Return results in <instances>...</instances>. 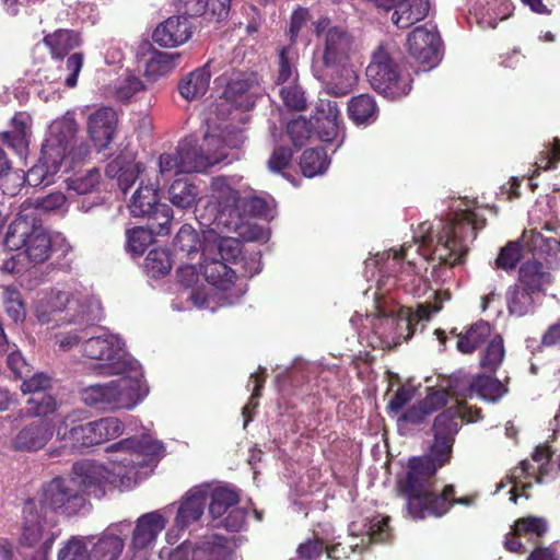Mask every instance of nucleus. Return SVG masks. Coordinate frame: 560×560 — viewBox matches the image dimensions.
Here are the masks:
<instances>
[{
    "label": "nucleus",
    "instance_id": "1",
    "mask_svg": "<svg viewBox=\"0 0 560 560\" xmlns=\"http://www.w3.org/2000/svg\"><path fill=\"white\" fill-rule=\"evenodd\" d=\"M106 451L113 454L116 471L89 460L77 462L72 466V474L85 499L90 497L100 500L116 488L124 491L133 488L138 482L140 438L120 440L109 445Z\"/></svg>",
    "mask_w": 560,
    "mask_h": 560
},
{
    "label": "nucleus",
    "instance_id": "2",
    "mask_svg": "<svg viewBox=\"0 0 560 560\" xmlns=\"http://www.w3.org/2000/svg\"><path fill=\"white\" fill-rule=\"evenodd\" d=\"M487 220L476 209H458L446 221H441L435 235L424 224L420 225L421 234L415 236L420 246L431 250L441 264L454 267L465 262L469 244L483 229Z\"/></svg>",
    "mask_w": 560,
    "mask_h": 560
},
{
    "label": "nucleus",
    "instance_id": "3",
    "mask_svg": "<svg viewBox=\"0 0 560 560\" xmlns=\"http://www.w3.org/2000/svg\"><path fill=\"white\" fill-rule=\"evenodd\" d=\"M434 477L429 475L398 476L397 495L405 500L407 514L418 521L428 516L442 517L455 504L470 505L472 498H455V487L446 485L440 493L434 491Z\"/></svg>",
    "mask_w": 560,
    "mask_h": 560
},
{
    "label": "nucleus",
    "instance_id": "4",
    "mask_svg": "<svg viewBox=\"0 0 560 560\" xmlns=\"http://www.w3.org/2000/svg\"><path fill=\"white\" fill-rule=\"evenodd\" d=\"M353 48L352 35L342 26H334L324 37L323 68L316 71L327 94L341 97L349 94L358 81L355 71L348 66Z\"/></svg>",
    "mask_w": 560,
    "mask_h": 560
},
{
    "label": "nucleus",
    "instance_id": "5",
    "mask_svg": "<svg viewBox=\"0 0 560 560\" xmlns=\"http://www.w3.org/2000/svg\"><path fill=\"white\" fill-rule=\"evenodd\" d=\"M466 401L457 400L452 407L440 412L433 421V441L429 452L421 456L408 459L404 471L399 476L429 475L435 476L438 470L451 463L455 436L460 430V408Z\"/></svg>",
    "mask_w": 560,
    "mask_h": 560
},
{
    "label": "nucleus",
    "instance_id": "6",
    "mask_svg": "<svg viewBox=\"0 0 560 560\" xmlns=\"http://www.w3.org/2000/svg\"><path fill=\"white\" fill-rule=\"evenodd\" d=\"M522 240L534 259L521 265L518 284L532 292L540 293L545 290V285L552 281L548 270L560 268V242L553 237L544 236L537 230L524 231Z\"/></svg>",
    "mask_w": 560,
    "mask_h": 560
},
{
    "label": "nucleus",
    "instance_id": "7",
    "mask_svg": "<svg viewBox=\"0 0 560 560\" xmlns=\"http://www.w3.org/2000/svg\"><path fill=\"white\" fill-rule=\"evenodd\" d=\"M365 74L372 89L392 101L407 96L412 89L411 75L401 71L389 44H380L374 49Z\"/></svg>",
    "mask_w": 560,
    "mask_h": 560
},
{
    "label": "nucleus",
    "instance_id": "8",
    "mask_svg": "<svg viewBox=\"0 0 560 560\" xmlns=\"http://www.w3.org/2000/svg\"><path fill=\"white\" fill-rule=\"evenodd\" d=\"M82 353L85 358L97 361L93 371L103 377L132 372L138 363L128 352L124 339L110 332L89 337L82 345Z\"/></svg>",
    "mask_w": 560,
    "mask_h": 560
},
{
    "label": "nucleus",
    "instance_id": "9",
    "mask_svg": "<svg viewBox=\"0 0 560 560\" xmlns=\"http://www.w3.org/2000/svg\"><path fill=\"white\" fill-rule=\"evenodd\" d=\"M81 401L97 411L131 409L140 399V380L121 377L106 383L89 385L80 390Z\"/></svg>",
    "mask_w": 560,
    "mask_h": 560
},
{
    "label": "nucleus",
    "instance_id": "10",
    "mask_svg": "<svg viewBox=\"0 0 560 560\" xmlns=\"http://www.w3.org/2000/svg\"><path fill=\"white\" fill-rule=\"evenodd\" d=\"M4 244L11 250L24 248L27 258L34 264L46 261L51 255V240L36 218L18 214L10 223Z\"/></svg>",
    "mask_w": 560,
    "mask_h": 560
},
{
    "label": "nucleus",
    "instance_id": "11",
    "mask_svg": "<svg viewBox=\"0 0 560 560\" xmlns=\"http://www.w3.org/2000/svg\"><path fill=\"white\" fill-rule=\"evenodd\" d=\"M31 500L38 502L40 511L46 513L49 511L67 517L77 515L86 504L77 479L61 476L44 482Z\"/></svg>",
    "mask_w": 560,
    "mask_h": 560
},
{
    "label": "nucleus",
    "instance_id": "12",
    "mask_svg": "<svg viewBox=\"0 0 560 560\" xmlns=\"http://www.w3.org/2000/svg\"><path fill=\"white\" fill-rule=\"evenodd\" d=\"M22 513L20 545L28 548L38 546V556L46 560L58 537V533L51 529L55 523L48 521L47 513L40 511L37 501L26 500Z\"/></svg>",
    "mask_w": 560,
    "mask_h": 560
},
{
    "label": "nucleus",
    "instance_id": "13",
    "mask_svg": "<svg viewBox=\"0 0 560 560\" xmlns=\"http://www.w3.org/2000/svg\"><path fill=\"white\" fill-rule=\"evenodd\" d=\"M124 432L122 422L114 417L101 418L84 424L73 425L69 430L57 431V438L63 447H91L119 436Z\"/></svg>",
    "mask_w": 560,
    "mask_h": 560
},
{
    "label": "nucleus",
    "instance_id": "14",
    "mask_svg": "<svg viewBox=\"0 0 560 560\" xmlns=\"http://www.w3.org/2000/svg\"><path fill=\"white\" fill-rule=\"evenodd\" d=\"M144 190L149 195L142 194V254L144 246L153 243L155 236L170 233L172 220V209L160 202L159 186H147Z\"/></svg>",
    "mask_w": 560,
    "mask_h": 560
},
{
    "label": "nucleus",
    "instance_id": "15",
    "mask_svg": "<svg viewBox=\"0 0 560 560\" xmlns=\"http://www.w3.org/2000/svg\"><path fill=\"white\" fill-rule=\"evenodd\" d=\"M210 249L207 247L203 253V260L200 265L201 272L208 283L218 290L228 292L229 299H238L246 291V284L238 282V269L218 257L209 256Z\"/></svg>",
    "mask_w": 560,
    "mask_h": 560
},
{
    "label": "nucleus",
    "instance_id": "16",
    "mask_svg": "<svg viewBox=\"0 0 560 560\" xmlns=\"http://www.w3.org/2000/svg\"><path fill=\"white\" fill-rule=\"evenodd\" d=\"M118 126L117 112L109 106H102L91 113L86 120V130L97 153L112 155V143Z\"/></svg>",
    "mask_w": 560,
    "mask_h": 560
},
{
    "label": "nucleus",
    "instance_id": "17",
    "mask_svg": "<svg viewBox=\"0 0 560 560\" xmlns=\"http://www.w3.org/2000/svg\"><path fill=\"white\" fill-rule=\"evenodd\" d=\"M66 155V148L60 143L47 140L40 150L38 162L24 175V182L32 187L48 186L59 172Z\"/></svg>",
    "mask_w": 560,
    "mask_h": 560
},
{
    "label": "nucleus",
    "instance_id": "18",
    "mask_svg": "<svg viewBox=\"0 0 560 560\" xmlns=\"http://www.w3.org/2000/svg\"><path fill=\"white\" fill-rule=\"evenodd\" d=\"M407 44L409 55L422 65L424 70H430L440 63L443 45L436 31L423 26L416 27L408 35Z\"/></svg>",
    "mask_w": 560,
    "mask_h": 560
},
{
    "label": "nucleus",
    "instance_id": "19",
    "mask_svg": "<svg viewBox=\"0 0 560 560\" xmlns=\"http://www.w3.org/2000/svg\"><path fill=\"white\" fill-rule=\"evenodd\" d=\"M194 31L195 26L187 16L172 15L154 28L152 40L160 47H178L192 37Z\"/></svg>",
    "mask_w": 560,
    "mask_h": 560
},
{
    "label": "nucleus",
    "instance_id": "20",
    "mask_svg": "<svg viewBox=\"0 0 560 560\" xmlns=\"http://www.w3.org/2000/svg\"><path fill=\"white\" fill-rule=\"evenodd\" d=\"M56 425L52 419H36L24 425L13 439V446L22 452L44 448L52 439Z\"/></svg>",
    "mask_w": 560,
    "mask_h": 560
},
{
    "label": "nucleus",
    "instance_id": "21",
    "mask_svg": "<svg viewBox=\"0 0 560 560\" xmlns=\"http://www.w3.org/2000/svg\"><path fill=\"white\" fill-rule=\"evenodd\" d=\"M208 503V491L201 487L189 489L180 499L174 526L176 530L184 532L191 524L198 522L205 513Z\"/></svg>",
    "mask_w": 560,
    "mask_h": 560
},
{
    "label": "nucleus",
    "instance_id": "22",
    "mask_svg": "<svg viewBox=\"0 0 560 560\" xmlns=\"http://www.w3.org/2000/svg\"><path fill=\"white\" fill-rule=\"evenodd\" d=\"M179 153V172L183 174L201 173L218 164L223 154H206L203 150L192 141H182L177 145Z\"/></svg>",
    "mask_w": 560,
    "mask_h": 560
},
{
    "label": "nucleus",
    "instance_id": "23",
    "mask_svg": "<svg viewBox=\"0 0 560 560\" xmlns=\"http://www.w3.org/2000/svg\"><path fill=\"white\" fill-rule=\"evenodd\" d=\"M211 198L215 202V220L228 214L230 218L238 214L240 192L234 189L226 177L218 176L211 180Z\"/></svg>",
    "mask_w": 560,
    "mask_h": 560
},
{
    "label": "nucleus",
    "instance_id": "24",
    "mask_svg": "<svg viewBox=\"0 0 560 560\" xmlns=\"http://www.w3.org/2000/svg\"><path fill=\"white\" fill-rule=\"evenodd\" d=\"M340 113L336 102L320 101L313 116L314 132L323 142H331L339 131Z\"/></svg>",
    "mask_w": 560,
    "mask_h": 560
},
{
    "label": "nucleus",
    "instance_id": "25",
    "mask_svg": "<svg viewBox=\"0 0 560 560\" xmlns=\"http://www.w3.org/2000/svg\"><path fill=\"white\" fill-rule=\"evenodd\" d=\"M439 307L432 304H419L417 310L412 312L410 308H402L396 320L397 338L408 341L415 335L418 326L424 328V322H428Z\"/></svg>",
    "mask_w": 560,
    "mask_h": 560
},
{
    "label": "nucleus",
    "instance_id": "26",
    "mask_svg": "<svg viewBox=\"0 0 560 560\" xmlns=\"http://www.w3.org/2000/svg\"><path fill=\"white\" fill-rule=\"evenodd\" d=\"M44 45L49 49L55 60H62L70 52L81 46V35L73 30L58 28L43 38Z\"/></svg>",
    "mask_w": 560,
    "mask_h": 560
},
{
    "label": "nucleus",
    "instance_id": "27",
    "mask_svg": "<svg viewBox=\"0 0 560 560\" xmlns=\"http://www.w3.org/2000/svg\"><path fill=\"white\" fill-rule=\"evenodd\" d=\"M229 539L217 534L206 535L192 549V560H231Z\"/></svg>",
    "mask_w": 560,
    "mask_h": 560
},
{
    "label": "nucleus",
    "instance_id": "28",
    "mask_svg": "<svg viewBox=\"0 0 560 560\" xmlns=\"http://www.w3.org/2000/svg\"><path fill=\"white\" fill-rule=\"evenodd\" d=\"M71 304V294L66 291H51L48 295L46 303L38 306L36 310L37 317L40 323L49 324L50 322H67L71 323L72 318L66 316H58L69 308Z\"/></svg>",
    "mask_w": 560,
    "mask_h": 560
},
{
    "label": "nucleus",
    "instance_id": "29",
    "mask_svg": "<svg viewBox=\"0 0 560 560\" xmlns=\"http://www.w3.org/2000/svg\"><path fill=\"white\" fill-rule=\"evenodd\" d=\"M429 12L427 0H401L393 12L392 22L398 28H409L422 21Z\"/></svg>",
    "mask_w": 560,
    "mask_h": 560
},
{
    "label": "nucleus",
    "instance_id": "30",
    "mask_svg": "<svg viewBox=\"0 0 560 560\" xmlns=\"http://www.w3.org/2000/svg\"><path fill=\"white\" fill-rule=\"evenodd\" d=\"M210 79L211 72L208 62L183 78L178 83V92L187 101L200 98L207 93Z\"/></svg>",
    "mask_w": 560,
    "mask_h": 560
},
{
    "label": "nucleus",
    "instance_id": "31",
    "mask_svg": "<svg viewBox=\"0 0 560 560\" xmlns=\"http://www.w3.org/2000/svg\"><path fill=\"white\" fill-rule=\"evenodd\" d=\"M180 58L182 54L179 52H166L152 49L150 58L145 60L143 75L148 82H155L172 72L178 65Z\"/></svg>",
    "mask_w": 560,
    "mask_h": 560
},
{
    "label": "nucleus",
    "instance_id": "32",
    "mask_svg": "<svg viewBox=\"0 0 560 560\" xmlns=\"http://www.w3.org/2000/svg\"><path fill=\"white\" fill-rule=\"evenodd\" d=\"M537 293L527 290V288L515 283L510 285L506 293V306L511 316L523 317L534 313L536 303L535 295Z\"/></svg>",
    "mask_w": 560,
    "mask_h": 560
},
{
    "label": "nucleus",
    "instance_id": "33",
    "mask_svg": "<svg viewBox=\"0 0 560 560\" xmlns=\"http://www.w3.org/2000/svg\"><path fill=\"white\" fill-rule=\"evenodd\" d=\"M348 115L358 126L373 124L378 117V107L375 98L370 94L353 96L348 102Z\"/></svg>",
    "mask_w": 560,
    "mask_h": 560
},
{
    "label": "nucleus",
    "instance_id": "34",
    "mask_svg": "<svg viewBox=\"0 0 560 560\" xmlns=\"http://www.w3.org/2000/svg\"><path fill=\"white\" fill-rule=\"evenodd\" d=\"M491 337V325L486 320H478L465 332L457 335L456 348L463 354H470Z\"/></svg>",
    "mask_w": 560,
    "mask_h": 560
},
{
    "label": "nucleus",
    "instance_id": "35",
    "mask_svg": "<svg viewBox=\"0 0 560 560\" xmlns=\"http://www.w3.org/2000/svg\"><path fill=\"white\" fill-rule=\"evenodd\" d=\"M67 197L61 191H54L43 197L35 199H26L21 205V210L18 214H28L31 218H36L35 214H43L56 212L65 207Z\"/></svg>",
    "mask_w": 560,
    "mask_h": 560
},
{
    "label": "nucleus",
    "instance_id": "36",
    "mask_svg": "<svg viewBox=\"0 0 560 560\" xmlns=\"http://www.w3.org/2000/svg\"><path fill=\"white\" fill-rule=\"evenodd\" d=\"M508 392L505 384L490 375L477 374L472 377V396L477 395L486 401L497 402Z\"/></svg>",
    "mask_w": 560,
    "mask_h": 560
},
{
    "label": "nucleus",
    "instance_id": "37",
    "mask_svg": "<svg viewBox=\"0 0 560 560\" xmlns=\"http://www.w3.org/2000/svg\"><path fill=\"white\" fill-rule=\"evenodd\" d=\"M122 548L124 540L119 536L104 533L89 551L90 560H117Z\"/></svg>",
    "mask_w": 560,
    "mask_h": 560
},
{
    "label": "nucleus",
    "instance_id": "38",
    "mask_svg": "<svg viewBox=\"0 0 560 560\" xmlns=\"http://www.w3.org/2000/svg\"><path fill=\"white\" fill-rule=\"evenodd\" d=\"M166 454L162 441L142 434V478L151 476Z\"/></svg>",
    "mask_w": 560,
    "mask_h": 560
},
{
    "label": "nucleus",
    "instance_id": "39",
    "mask_svg": "<svg viewBox=\"0 0 560 560\" xmlns=\"http://www.w3.org/2000/svg\"><path fill=\"white\" fill-rule=\"evenodd\" d=\"M330 161L323 148L305 150L300 159V167L305 177L312 178L326 172Z\"/></svg>",
    "mask_w": 560,
    "mask_h": 560
},
{
    "label": "nucleus",
    "instance_id": "40",
    "mask_svg": "<svg viewBox=\"0 0 560 560\" xmlns=\"http://www.w3.org/2000/svg\"><path fill=\"white\" fill-rule=\"evenodd\" d=\"M1 299L5 314L14 323H23L26 318V304L20 290L13 285H5L2 288Z\"/></svg>",
    "mask_w": 560,
    "mask_h": 560
},
{
    "label": "nucleus",
    "instance_id": "41",
    "mask_svg": "<svg viewBox=\"0 0 560 560\" xmlns=\"http://www.w3.org/2000/svg\"><path fill=\"white\" fill-rule=\"evenodd\" d=\"M240 495L225 487L215 488L210 494L209 513L213 518L222 517L230 509L236 506Z\"/></svg>",
    "mask_w": 560,
    "mask_h": 560
},
{
    "label": "nucleus",
    "instance_id": "42",
    "mask_svg": "<svg viewBox=\"0 0 560 560\" xmlns=\"http://www.w3.org/2000/svg\"><path fill=\"white\" fill-rule=\"evenodd\" d=\"M505 357V347L503 337L499 334L494 335L486 348L483 349L480 357V366L490 372L495 373L500 368Z\"/></svg>",
    "mask_w": 560,
    "mask_h": 560
},
{
    "label": "nucleus",
    "instance_id": "43",
    "mask_svg": "<svg viewBox=\"0 0 560 560\" xmlns=\"http://www.w3.org/2000/svg\"><path fill=\"white\" fill-rule=\"evenodd\" d=\"M144 269L148 276L154 279L168 275L172 269L170 250L166 248L151 249L145 257Z\"/></svg>",
    "mask_w": 560,
    "mask_h": 560
},
{
    "label": "nucleus",
    "instance_id": "44",
    "mask_svg": "<svg viewBox=\"0 0 560 560\" xmlns=\"http://www.w3.org/2000/svg\"><path fill=\"white\" fill-rule=\"evenodd\" d=\"M523 249L526 248L522 238L517 241L508 242L500 249L498 257L495 258V268L504 270L506 272L515 270L518 262L523 258Z\"/></svg>",
    "mask_w": 560,
    "mask_h": 560
},
{
    "label": "nucleus",
    "instance_id": "45",
    "mask_svg": "<svg viewBox=\"0 0 560 560\" xmlns=\"http://www.w3.org/2000/svg\"><path fill=\"white\" fill-rule=\"evenodd\" d=\"M171 202L182 209L190 208L198 195L197 186L186 179H176L168 189Z\"/></svg>",
    "mask_w": 560,
    "mask_h": 560
},
{
    "label": "nucleus",
    "instance_id": "46",
    "mask_svg": "<svg viewBox=\"0 0 560 560\" xmlns=\"http://www.w3.org/2000/svg\"><path fill=\"white\" fill-rule=\"evenodd\" d=\"M513 530L516 536L528 537L529 539H539L548 530L546 518L539 516H525L515 521Z\"/></svg>",
    "mask_w": 560,
    "mask_h": 560
},
{
    "label": "nucleus",
    "instance_id": "47",
    "mask_svg": "<svg viewBox=\"0 0 560 560\" xmlns=\"http://www.w3.org/2000/svg\"><path fill=\"white\" fill-rule=\"evenodd\" d=\"M27 415L38 419H50L57 410V400L48 394H38L27 399Z\"/></svg>",
    "mask_w": 560,
    "mask_h": 560
},
{
    "label": "nucleus",
    "instance_id": "48",
    "mask_svg": "<svg viewBox=\"0 0 560 560\" xmlns=\"http://www.w3.org/2000/svg\"><path fill=\"white\" fill-rule=\"evenodd\" d=\"M287 133L294 147L302 148L314 133L313 117L306 119L300 116L291 120L287 125Z\"/></svg>",
    "mask_w": 560,
    "mask_h": 560
},
{
    "label": "nucleus",
    "instance_id": "49",
    "mask_svg": "<svg viewBox=\"0 0 560 560\" xmlns=\"http://www.w3.org/2000/svg\"><path fill=\"white\" fill-rule=\"evenodd\" d=\"M100 182V170L93 167L83 175L70 178L68 180V189L77 192L78 195H88L97 189Z\"/></svg>",
    "mask_w": 560,
    "mask_h": 560
},
{
    "label": "nucleus",
    "instance_id": "50",
    "mask_svg": "<svg viewBox=\"0 0 560 560\" xmlns=\"http://www.w3.org/2000/svg\"><path fill=\"white\" fill-rule=\"evenodd\" d=\"M165 525L166 521L159 512L142 514V548L154 541Z\"/></svg>",
    "mask_w": 560,
    "mask_h": 560
},
{
    "label": "nucleus",
    "instance_id": "51",
    "mask_svg": "<svg viewBox=\"0 0 560 560\" xmlns=\"http://www.w3.org/2000/svg\"><path fill=\"white\" fill-rule=\"evenodd\" d=\"M213 257L222 259L231 266H240L242 257V243L237 238H221L217 245V253Z\"/></svg>",
    "mask_w": 560,
    "mask_h": 560
},
{
    "label": "nucleus",
    "instance_id": "52",
    "mask_svg": "<svg viewBox=\"0 0 560 560\" xmlns=\"http://www.w3.org/2000/svg\"><path fill=\"white\" fill-rule=\"evenodd\" d=\"M429 415L423 409L421 404L417 401L409 408H407L397 419V427L398 430L401 431H409L413 427H418L423 424Z\"/></svg>",
    "mask_w": 560,
    "mask_h": 560
},
{
    "label": "nucleus",
    "instance_id": "53",
    "mask_svg": "<svg viewBox=\"0 0 560 560\" xmlns=\"http://www.w3.org/2000/svg\"><path fill=\"white\" fill-rule=\"evenodd\" d=\"M445 389L448 392V397H456V401H465V398L472 397V377L470 378L462 372L454 373L450 376Z\"/></svg>",
    "mask_w": 560,
    "mask_h": 560
},
{
    "label": "nucleus",
    "instance_id": "54",
    "mask_svg": "<svg viewBox=\"0 0 560 560\" xmlns=\"http://www.w3.org/2000/svg\"><path fill=\"white\" fill-rule=\"evenodd\" d=\"M15 346L10 345L8 352H2L0 355H7V366L12 372V375L16 380L28 376L32 373L30 364L25 361L22 353L14 349Z\"/></svg>",
    "mask_w": 560,
    "mask_h": 560
},
{
    "label": "nucleus",
    "instance_id": "55",
    "mask_svg": "<svg viewBox=\"0 0 560 560\" xmlns=\"http://www.w3.org/2000/svg\"><path fill=\"white\" fill-rule=\"evenodd\" d=\"M280 96L283 104L291 110L302 112L306 108L307 102L305 93L301 86L293 84L283 86L280 90Z\"/></svg>",
    "mask_w": 560,
    "mask_h": 560
},
{
    "label": "nucleus",
    "instance_id": "56",
    "mask_svg": "<svg viewBox=\"0 0 560 560\" xmlns=\"http://www.w3.org/2000/svg\"><path fill=\"white\" fill-rule=\"evenodd\" d=\"M58 560H90V553L83 539L72 537L58 552Z\"/></svg>",
    "mask_w": 560,
    "mask_h": 560
},
{
    "label": "nucleus",
    "instance_id": "57",
    "mask_svg": "<svg viewBox=\"0 0 560 560\" xmlns=\"http://www.w3.org/2000/svg\"><path fill=\"white\" fill-rule=\"evenodd\" d=\"M327 544L324 539L317 537L308 538L304 542L300 544L296 553L302 560H318L323 552H326Z\"/></svg>",
    "mask_w": 560,
    "mask_h": 560
},
{
    "label": "nucleus",
    "instance_id": "58",
    "mask_svg": "<svg viewBox=\"0 0 560 560\" xmlns=\"http://www.w3.org/2000/svg\"><path fill=\"white\" fill-rule=\"evenodd\" d=\"M139 91L140 79L135 74H130L116 85L114 98L119 103L128 104Z\"/></svg>",
    "mask_w": 560,
    "mask_h": 560
},
{
    "label": "nucleus",
    "instance_id": "59",
    "mask_svg": "<svg viewBox=\"0 0 560 560\" xmlns=\"http://www.w3.org/2000/svg\"><path fill=\"white\" fill-rule=\"evenodd\" d=\"M293 151L289 147L279 145L271 152L267 166L273 173H280L287 170L292 161Z\"/></svg>",
    "mask_w": 560,
    "mask_h": 560
},
{
    "label": "nucleus",
    "instance_id": "60",
    "mask_svg": "<svg viewBox=\"0 0 560 560\" xmlns=\"http://www.w3.org/2000/svg\"><path fill=\"white\" fill-rule=\"evenodd\" d=\"M429 417L443 409L448 401V392L445 388L432 389L427 396L418 400Z\"/></svg>",
    "mask_w": 560,
    "mask_h": 560
},
{
    "label": "nucleus",
    "instance_id": "61",
    "mask_svg": "<svg viewBox=\"0 0 560 560\" xmlns=\"http://www.w3.org/2000/svg\"><path fill=\"white\" fill-rule=\"evenodd\" d=\"M21 380L23 381L21 390L24 394L38 395L42 394L40 392H44L51 386V378L45 373H34L32 375L30 374L28 376Z\"/></svg>",
    "mask_w": 560,
    "mask_h": 560
},
{
    "label": "nucleus",
    "instance_id": "62",
    "mask_svg": "<svg viewBox=\"0 0 560 560\" xmlns=\"http://www.w3.org/2000/svg\"><path fill=\"white\" fill-rule=\"evenodd\" d=\"M369 539L372 542H384L390 537L389 517L375 516L370 521L368 529Z\"/></svg>",
    "mask_w": 560,
    "mask_h": 560
},
{
    "label": "nucleus",
    "instance_id": "63",
    "mask_svg": "<svg viewBox=\"0 0 560 560\" xmlns=\"http://www.w3.org/2000/svg\"><path fill=\"white\" fill-rule=\"evenodd\" d=\"M84 63V55L82 52H73L67 56L66 70L69 72L65 80V84L69 89H73L78 84V78Z\"/></svg>",
    "mask_w": 560,
    "mask_h": 560
},
{
    "label": "nucleus",
    "instance_id": "64",
    "mask_svg": "<svg viewBox=\"0 0 560 560\" xmlns=\"http://www.w3.org/2000/svg\"><path fill=\"white\" fill-rule=\"evenodd\" d=\"M209 5L211 0H175L177 11L188 19L202 15Z\"/></svg>",
    "mask_w": 560,
    "mask_h": 560
}]
</instances>
